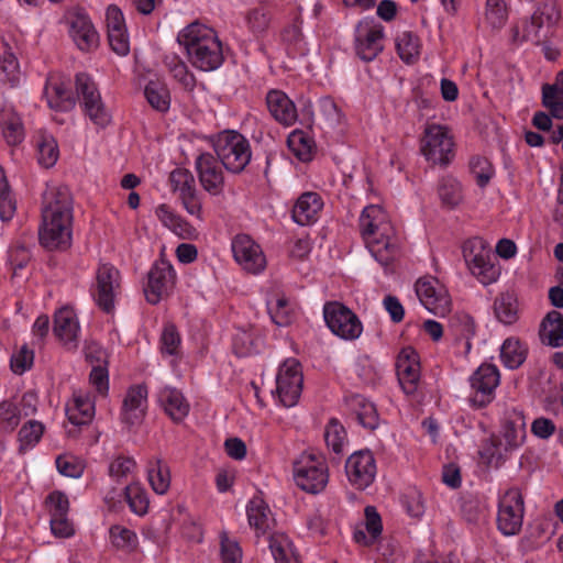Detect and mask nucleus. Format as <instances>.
Instances as JSON below:
<instances>
[{"label":"nucleus","mask_w":563,"mask_h":563,"mask_svg":"<svg viewBox=\"0 0 563 563\" xmlns=\"http://www.w3.org/2000/svg\"><path fill=\"white\" fill-rule=\"evenodd\" d=\"M396 47L404 62L412 63L419 55V37L409 31H405L397 37Z\"/></svg>","instance_id":"obj_45"},{"label":"nucleus","mask_w":563,"mask_h":563,"mask_svg":"<svg viewBox=\"0 0 563 563\" xmlns=\"http://www.w3.org/2000/svg\"><path fill=\"white\" fill-rule=\"evenodd\" d=\"M383 37L384 32L382 25H371L368 22H361L357 26V55L363 60H373L383 51Z\"/></svg>","instance_id":"obj_20"},{"label":"nucleus","mask_w":563,"mask_h":563,"mask_svg":"<svg viewBox=\"0 0 563 563\" xmlns=\"http://www.w3.org/2000/svg\"><path fill=\"white\" fill-rule=\"evenodd\" d=\"M0 128L8 145L15 146L24 140L25 131L22 119L12 108L1 110Z\"/></svg>","instance_id":"obj_29"},{"label":"nucleus","mask_w":563,"mask_h":563,"mask_svg":"<svg viewBox=\"0 0 563 563\" xmlns=\"http://www.w3.org/2000/svg\"><path fill=\"white\" fill-rule=\"evenodd\" d=\"M73 197L69 189L59 186L44 196L42 222L38 227L40 244L48 251H65L71 245Z\"/></svg>","instance_id":"obj_1"},{"label":"nucleus","mask_w":563,"mask_h":563,"mask_svg":"<svg viewBox=\"0 0 563 563\" xmlns=\"http://www.w3.org/2000/svg\"><path fill=\"white\" fill-rule=\"evenodd\" d=\"M147 402L145 385H135L128 389L122 404L121 421L132 428L139 426L144 417Z\"/></svg>","instance_id":"obj_19"},{"label":"nucleus","mask_w":563,"mask_h":563,"mask_svg":"<svg viewBox=\"0 0 563 563\" xmlns=\"http://www.w3.org/2000/svg\"><path fill=\"white\" fill-rule=\"evenodd\" d=\"M20 422L18 407L10 402L3 401L0 404V423L2 428L12 431Z\"/></svg>","instance_id":"obj_61"},{"label":"nucleus","mask_w":563,"mask_h":563,"mask_svg":"<svg viewBox=\"0 0 563 563\" xmlns=\"http://www.w3.org/2000/svg\"><path fill=\"white\" fill-rule=\"evenodd\" d=\"M365 515V529L369 536H366L364 530L354 531V540L364 545L373 544L380 536L383 530L382 518L374 506H366Z\"/></svg>","instance_id":"obj_34"},{"label":"nucleus","mask_w":563,"mask_h":563,"mask_svg":"<svg viewBox=\"0 0 563 563\" xmlns=\"http://www.w3.org/2000/svg\"><path fill=\"white\" fill-rule=\"evenodd\" d=\"M34 353L29 350L25 345L21 350L12 355L11 368L15 374H23L33 364Z\"/></svg>","instance_id":"obj_63"},{"label":"nucleus","mask_w":563,"mask_h":563,"mask_svg":"<svg viewBox=\"0 0 563 563\" xmlns=\"http://www.w3.org/2000/svg\"><path fill=\"white\" fill-rule=\"evenodd\" d=\"M323 318L330 331L343 340H356L363 331L358 317L339 301L325 302Z\"/></svg>","instance_id":"obj_8"},{"label":"nucleus","mask_w":563,"mask_h":563,"mask_svg":"<svg viewBox=\"0 0 563 563\" xmlns=\"http://www.w3.org/2000/svg\"><path fill=\"white\" fill-rule=\"evenodd\" d=\"M485 15L492 26H503L507 19L505 2L503 0H487Z\"/></svg>","instance_id":"obj_57"},{"label":"nucleus","mask_w":563,"mask_h":563,"mask_svg":"<svg viewBox=\"0 0 563 563\" xmlns=\"http://www.w3.org/2000/svg\"><path fill=\"white\" fill-rule=\"evenodd\" d=\"M269 549L276 563H300L291 541L284 533L269 537Z\"/></svg>","instance_id":"obj_35"},{"label":"nucleus","mask_w":563,"mask_h":563,"mask_svg":"<svg viewBox=\"0 0 563 563\" xmlns=\"http://www.w3.org/2000/svg\"><path fill=\"white\" fill-rule=\"evenodd\" d=\"M267 108L276 121L284 125H291L297 119L294 102L279 90H272L266 97Z\"/></svg>","instance_id":"obj_26"},{"label":"nucleus","mask_w":563,"mask_h":563,"mask_svg":"<svg viewBox=\"0 0 563 563\" xmlns=\"http://www.w3.org/2000/svg\"><path fill=\"white\" fill-rule=\"evenodd\" d=\"M346 438V431L338 419L332 418L324 430V441L335 454H341L343 443Z\"/></svg>","instance_id":"obj_48"},{"label":"nucleus","mask_w":563,"mask_h":563,"mask_svg":"<svg viewBox=\"0 0 563 563\" xmlns=\"http://www.w3.org/2000/svg\"><path fill=\"white\" fill-rule=\"evenodd\" d=\"M196 169L202 188L212 196H218L224 188V176L219 158L210 153H202L196 159Z\"/></svg>","instance_id":"obj_18"},{"label":"nucleus","mask_w":563,"mask_h":563,"mask_svg":"<svg viewBox=\"0 0 563 563\" xmlns=\"http://www.w3.org/2000/svg\"><path fill=\"white\" fill-rule=\"evenodd\" d=\"M470 169L476 179V184L484 188L494 175V168L490 162L481 156H474L470 161Z\"/></svg>","instance_id":"obj_50"},{"label":"nucleus","mask_w":563,"mask_h":563,"mask_svg":"<svg viewBox=\"0 0 563 563\" xmlns=\"http://www.w3.org/2000/svg\"><path fill=\"white\" fill-rule=\"evenodd\" d=\"M37 159L38 163L45 167L49 168L54 166L58 159L59 151L56 140L48 134H41L40 140L37 141Z\"/></svg>","instance_id":"obj_42"},{"label":"nucleus","mask_w":563,"mask_h":563,"mask_svg":"<svg viewBox=\"0 0 563 563\" xmlns=\"http://www.w3.org/2000/svg\"><path fill=\"white\" fill-rule=\"evenodd\" d=\"M398 382L407 395L417 391L420 380L419 355L411 346L404 347L396 361Z\"/></svg>","instance_id":"obj_17"},{"label":"nucleus","mask_w":563,"mask_h":563,"mask_svg":"<svg viewBox=\"0 0 563 563\" xmlns=\"http://www.w3.org/2000/svg\"><path fill=\"white\" fill-rule=\"evenodd\" d=\"M481 456L487 461V464L499 466L507 459L505 444L498 437H490L487 439L481 450Z\"/></svg>","instance_id":"obj_47"},{"label":"nucleus","mask_w":563,"mask_h":563,"mask_svg":"<svg viewBox=\"0 0 563 563\" xmlns=\"http://www.w3.org/2000/svg\"><path fill=\"white\" fill-rule=\"evenodd\" d=\"M194 67L203 71L219 68L223 63L222 44L214 30L200 23H191L177 36Z\"/></svg>","instance_id":"obj_2"},{"label":"nucleus","mask_w":563,"mask_h":563,"mask_svg":"<svg viewBox=\"0 0 563 563\" xmlns=\"http://www.w3.org/2000/svg\"><path fill=\"white\" fill-rule=\"evenodd\" d=\"M121 288V275L111 264H100L96 272L92 296L97 306L106 313L114 310V300Z\"/></svg>","instance_id":"obj_9"},{"label":"nucleus","mask_w":563,"mask_h":563,"mask_svg":"<svg viewBox=\"0 0 563 563\" xmlns=\"http://www.w3.org/2000/svg\"><path fill=\"white\" fill-rule=\"evenodd\" d=\"M288 146L294 155L302 161L308 162L312 157L313 141L302 131H294L287 140Z\"/></svg>","instance_id":"obj_44"},{"label":"nucleus","mask_w":563,"mask_h":563,"mask_svg":"<svg viewBox=\"0 0 563 563\" xmlns=\"http://www.w3.org/2000/svg\"><path fill=\"white\" fill-rule=\"evenodd\" d=\"M302 373L297 360L290 358L283 363L276 377V391L285 407L297 404L302 389Z\"/></svg>","instance_id":"obj_12"},{"label":"nucleus","mask_w":563,"mask_h":563,"mask_svg":"<svg viewBox=\"0 0 563 563\" xmlns=\"http://www.w3.org/2000/svg\"><path fill=\"white\" fill-rule=\"evenodd\" d=\"M70 36L80 51L88 52L99 44V35L90 19L84 13H76L70 19Z\"/></svg>","instance_id":"obj_23"},{"label":"nucleus","mask_w":563,"mask_h":563,"mask_svg":"<svg viewBox=\"0 0 563 563\" xmlns=\"http://www.w3.org/2000/svg\"><path fill=\"white\" fill-rule=\"evenodd\" d=\"M468 382L470 405L475 409H482L494 401L496 389L500 384V372L496 365L483 363L473 372Z\"/></svg>","instance_id":"obj_6"},{"label":"nucleus","mask_w":563,"mask_h":563,"mask_svg":"<svg viewBox=\"0 0 563 563\" xmlns=\"http://www.w3.org/2000/svg\"><path fill=\"white\" fill-rule=\"evenodd\" d=\"M402 503L409 516L419 518L424 512L422 495L418 490H412L404 496Z\"/></svg>","instance_id":"obj_64"},{"label":"nucleus","mask_w":563,"mask_h":563,"mask_svg":"<svg viewBox=\"0 0 563 563\" xmlns=\"http://www.w3.org/2000/svg\"><path fill=\"white\" fill-rule=\"evenodd\" d=\"M68 420L74 426H85L95 417V400L87 391H74L73 400L66 407Z\"/></svg>","instance_id":"obj_24"},{"label":"nucleus","mask_w":563,"mask_h":563,"mask_svg":"<svg viewBox=\"0 0 563 563\" xmlns=\"http://www.w3.org/2000/svg\"><path fill=\"white\" fill-rule=\"evenodd\" d=\"M525 515V500L519 488H509L499 499L497 528L507 537L521 531Z\"/></svg>","instance_id":"obj_7"},{"label":"nucleus","mask_w":563,"mask_h":563,"mask_svg":"<svg viewBox=\"0 0 563 563\" xmlns=\"http://www.w3.org/2000/svg\"><path fill=\"white\" fill-rule=\"evenodd\" d=\"M220 550L222 563H241L242 550L238 541L230 539L224 531L220 534Z\"/></svg>","instance_id":"obj_55"},{"label":"nucleus","mask_w":563,"mask_h":563,"mask_svg":"<svg viewBox=\"0 0 563 563\" xmlns=\"http://www.w3.org/2000/svg\"><path fill=\"white\" fill-rule=\"evenodd\" d=\"M136 467V463L134 459L124 455H118L115 459L111 461L109 464V476L120 482L122 478L128 477L134 468Z\"/></svg>","instance_id":"obj_54"},{"label":"nucleus","mask_w":563,"mask_h":563,"mask_svg":"<svg viewBox=\"0 0 563 563\" xmlns=\"http://www.w3.org/2000/svg\"><path fill=\"white\" fill-rule=\"evenodd\" d=\"M176 283V274L169 262L159 260L151 267L147 274V285L144 295L151 305L158 303L169 296Z\"/></svg>","instance_id":"obj_11"},{"label":"nucleus","mask_w":563,"mask_h":563,"mask_svg":"<svg viewBox=\"0 0 563 563\" xmlns=\"http://www.w3.org/2000/svg\"><path fill=\"white\" fill-rule=\"evenodd\" d=\"M437 285L438 280L435 278H419L415 285L416 294L428 311L438 317H445L452 308L451 297L450 295H440L438 305L431 300V297L438 291Z\"/></svg>","instance_id":"obj_22"},{"label":"nucleus","mask_w":563,"mask_h":563,"mask_svg":"<svg viewBox=\"0 0 563 563\" xmlns=\"http://www.w3.org/2000/svg\"><path fill=\"white\" fill-rule=\"evenodd\" d=\"M528 354L527 346L517 338H508L500 346V360L505 367L517 369L520 367Z\"/></svg>","instance_id":"obj_32"},{"label":"nucleus","mask_w":563,"mask_h":563,"mask_svg":"<svg viewBox=\"0 0 563 563\" xmlns=\"http://www.w3.org/2000/svg\"><path fill=\"white\" fill-rule=\"evenodd\" d=\"M125 500L134 514L143 516L148 509V498L146 492L137 484L128 485L123 490Z\"/></svg>","instance_id":"obj_46"},{"label":"nucleus","mask_w":563,"mask_h":563,"mask_svg":"<svg viewBox=\"0 0 563 563\" xmlns=\"http://www.w3.org/2000/svg\"><path fill=\"white\" fill-rule=\"evenodd\" d=\"M472 249L467 252L466 264L473 275L477 276L483 284H489L495 279L496 269L490 263L489 250L486 247L478 255L471 256Z\"/></svg>","instance_id":"obj_33"},{"label":"nucleus","mask_w":563,"mask_h":563,"mask_svg":"<svg viewBox=\"0 0 563 563\" xmlns=\"http://www.w3.org/2000/svg\"><path fill=\"white\" fill-rule=\"evenodd\" d=\"M323 202L317 192H303L292 208V219L300 225H308L317 220Z\"/></svg>","instance_id":"obj_27"},{"label":"nucleus","mask_w":563,"mask_h":563,"mask_svg":"<svg viewBox=\"0 0 563 563\" xmlns=\"http://www.w3.org/2000/svg\"><path fill=\"white\" fill-rule=\"evenodd\" d=\"M170 185L173 191L178 192V197L190 214L202 221V203L199 198L194 175L185 168H176L170 173Z\"/></svg>","instance_id":"obj_14"},{"label":"nucleus","mask_w":563,"mask_h":563,"mask_svg":"<svg viewBox=\"0 0 563 563\" xmlns=\"http://www.w3.org/2000/svg\"><path fill=\"white\" fill-rule=\"evenodd\" d=\"M16 209L15 199L12 197L8 183L0 184V219L9 221L13 218Z\"/></svg>","instance_id":"obj_59"},{"label":"nucleus","mask_w":563,"mask_h":563,"mask_svg":"<svg viewBox=\"0 0 563 563\" xmlns=\"http://www.w3.org/2000/svg\"><path fill=\"white\" fill-rule=\"evenodd\" d=\"M294 477L297 486L307 493L318 494L323 490L329 481L323 455L303 452L294 463Z\"/></svg>","instance_id":"obj_5"},{"label":"nucleus","mask_w":563,"mask_h":563,"mask_svg":"<svg viewBox=\"0 0 563 563\" xmlns=\"http://www.w3.org/2000/svg\"><path fill=\"white\" fill-rule=\"evenodd\" d=\"M235 261L249 273L258 274L266 267L261 246L246 234H239L232 241Z\"/></svg>","instance_id":"obj_16"},{"label":"nucleus","mask_w":563,"mask_h":563,"mask_svg":"<svg viewBox=\"0 0 563 563\" xmlns=\"http://www.w3.org/2000/svg\"><path fill=\"white\" fill-rule=\"evenodd\" d=\"M453 146L446 128L437 124L426 128L421 152L429 162L441 166L449 165L454 156Z\"/></svg>","instance_id":"obj_10"},{"label":"nucleus","mask_w":563,"mask_h":563,"mask_svg":"<svg viewBox=\"0 0 563 563\" xmlns=\"http://www.w3.org/2000/svg\"><path fill=\"white\" fill-rule=\"evenodd\" d=\"M181 339L177 328L173 323L165 324L161 335V352L163 354L176 355L179 350Z\"/></svg>","instance_id":"obj_52"},{"label":"nucleus","mask_w":563,"mask_h":563,"mask_svg":"<svg viewBox=\"0 0 563 563\" xmlns=\"http://www.w3.org/2000/svg\"><path fill=\"white\" fill-rule=\"evenodd\" d=\"M439 197L442 203L452 209L462 201V188L460 183L453 177H443L438 187Z\"/></svg>","instance_id":"obj_41"},{"label":"nucleus","mask_w":563,"mask_h":563,"mask_svg":"<svg viewBox=\"0 0 563 563\" xmlns=\"http://www.w3.org/2000/svg\"><path fill=\"white\" fill-rule=\"evenodd\" d=\"M450 328L456 340H465V349L468 352L472 347L471 339L475 334V322L467 313H456L450 320Z\"/></svg>","instance_id":"obj_39"},{"label":"nucleus","mask_w":563,"mask_h":563,"mask_svg":"<svg viewBox=\"0 0 563 563\" xmlns=\"http://www.w3.org/2000/svg\"><path fill=\"white\" fill-rule=\"evenodd\" d=\"M268 312L272 321L278 327H286L290 324L292 320V312L289 308L288 299L285 297L278 298L276 306L274 308H269Z\"/></svg>","instance_id":"obj_58"},{"label":"nucleus","mask_w":563,"mask_h":563,"mask_svg":"<svg viewBox=\"0 0 563 563\" xmlns=\"http://www.w3.org/2000/svg\"><path fill=\"white\" fill-rule=\"evenodd\" d=\"M350 483L357 489L367 488L376 476V462L369 450L354 452L345 463Z\"/></svg>","instance_id":"obj_15"},{"label":"nucleus","mask_w":563,"mask_h":563,"mask_svg":"<svg viewBox=\"0 0 563 563\" xmlns=\"http://www.w3.org/2000/svg\"><path fill=\"white\" fill-rule=\"evenodd\" d=\"M147 478L152 489L164 495L170 486L169 467L161 460L151 461L147 466Z\"/></svg>","instance_id":"obj_37"},{"label":"nucleus","mask_w":563,"mask_h":563,"mask_svg":"<svg viewBox=\"0 0 563 563\" xmlns=\"http://www.w3.org/2000/svg\"><path fill=\"white\" fill-rule=\"evenodd\" d=\"M56 467L62 475L78 478L84 472V465L74 456L60 455L56 459Z\"/></svg>","instance_id":"obj_60"},{"label":"nucleus","mask_w":563,"mask_h":563,"mask_svg":"<svg viewBox=\"0 0 563 563\" xmlns=\"http://www.w3.org/2000/svg\"><path fill=\"white\" fill-rule=\"evenodd\" d=\"M79 322L75 311L69 307H63L54 316V334L68 350L78 346Z\"/></svg>","instance_id":"obj_21"},{"label":"nucleus","mask_w":563,"mask_h":563,"mask_svg":"<svg viewBox=\"0 0 563 563\" xmlns=\"http://www.w3.org/2000/svg\"><path fill=\"white\" fill-rule=\"evenodd\" d=\"M44 426L35 420H30L19 431L20 450L34 445L43 435Z\"/></svg>","instance_id":"obj_51"},{"label":"nucleus","mask_w":563,"mask_h":563,"mask_svg":"<svg viewBox=\"0 0 563 563\" xmlns=\"http://www.w3.org/2000/svg\"><path fill=\"white\" fill-rule=\"evenodd\" d=\"M0 69L5 74L9 81L14 82L18 79V58L4 41L0 42Z\"/></svg>","instance_id":"obj_49"},{"label":"nucleus","mask_w":563,"mask_h":563,"mask_svg":"<svg viewBox=\"0 0 563 563\" xmlns=\"http://www.w3.org/2000/svg\"><path fill=\"white\" fill-rule=\"evenodd\" d=\"M144 96L155 110L165 112L169 109V91L164 84L151 80L145 86Z\"/></svg>","instance_id":"obj_40"},{"label":"nucleus","mask_w":563,"mask_h":563,"mask_svg":"<svg viewBox=\"0 0 563 563\" xmlns=\"http://www.w3.org/2000/svg\"><path fill=\"white\" fill-rule=\"evenodd\" d=\"M214 151L224 168L233 174L243 172L252 156L249 141L234 131L221 133L214 143Z\"/></svg>","instance_id":"obj_4"},{"label":"nucleus","mask_w":563,"mask_h":563,"mask_svg":"<svg viewBox=\"0 0 563 563\" xmlns=\"http://www.w3.org/2000/svg\"><path fill=\"white\" fill-rule=\"evenodd\" d=\"M360 231L373 256L380 262H388V255L395 253L393 243L394 228L385 210L376 205L364 208L360 217Z\"/></svg>","instance_id":"obj_3"},{"label":"nucleus","mask_w":563,"mask_h":563,"mask_svg":"<svg viewBox=\"0 0 563 563\" xmlns=\"http://www.w3.org/2000/svg\"><path fill=\"white\" fill-rule=\"evenodd\" d=\"M503 428V437L506 441L505 451L510 452L520 446L526 433L523 416L518 415V421L506 420Z\"/></svg>","instance_id":"obj_43"},{"label":"nucleus","mask_w":563,"mask_h":563,"mask_svg":"<svg viewBox=\"0 0 563 563\" xmlns=\"http://www.w3.org/2000/svg\"><path fill=\"white\" fill-rule=\"evenodd\" d=\"M269 507L261 498H253L247 506V519L258 533H265L272 521Z\"/></svg>","instance_id":"obj_38"},{"label":"nucleus","mask_w":563,"mask_h":563,"mask_svg":"<svg viewBox=\"0 0 563 563\" xmlns=\"http://www.w3.org/2000/svg\"><path fill=\"white\" fill-rule=\"evenodd\" d=\"M110 537L112 540V543L117 548L121 549H129L132 550L136 547L137 543V537L136 534L122 526H113L110 529Z\"/></svg>","instance_id":"obj_56"},{"label":"nucleus","mask_w":563,"mask_h":563,"mask_svg":"<svg viewBox=\"0 0 563 563\" xmlns=\"http://www.w3.org/2000/svg\"><path fill=\"white\" fill-rule=\"evenodd\" d=\"M272 13L265 5L256 7L247 13V23L255 33L265 32L271 23Z\"/></svg>","instance_id":"obj_53"},{"label":"nucleus","mask_w":563,"mask_h":563,"mask_svg":"<svg viewBox=\"0 0 563 563\" xmlns=\"http://www.w3.org/2000/svg\"><path fill=\"white\" fill-rule=\"evenodd\" d=\"M345 404L361 426L368 430H375L379 423L377 409L373 402L364 396L355 394L345 398Z\"/></svg>","instance_id":"obj_25"},{"label":"nucleus","mask_w":563,"mask_h":563,"mask_svg":"<svg viewBox=\"0 0 563 563\" xmlns=\"http://www.w3.org/2000/svg\"><path fill=\"white\" fill-rule=\"evenodd\" d=\"M496 318L504 324L510 325L518 320V301L514 294L503 292L494 301Z\"/></svg>","instance_id":"obj_36"},{"label":"nucleus","mask_w":563,"mask_h":563,"mask_svg":"<svg viewBox=\"0 0 563 563\" xmlns=\"http://www.w3.org/2000/svg\"><path fill=\"white\" fill-rule=\"evenodd\" d=\"M159 401L165 412L176 423L181 422L189 412V404L176 388L166 387L162 389L159 393Z\"/></svg>","instance_id":"obj_31"},{"label":"nucleus","mask_w":563,"mask_h":563,"mask_svg":"<svg viewBox=\"0 0 563 563\" xmlns=\"http://www.w3.org/2000/svg\"><path fill=\"white\" fill-rule=\"evenodd\" d=\"M76 90L82 99L86 114L99 126H106L110 122V114L104 108L100 93L93 80L85 73L76 75Z\"/></svg>","instance_id":"obj_13"},{"label":"nucleus","mask_w":563,"mask_h":563,"mask_svg":"<svg viewBox=\"0 0 563 563\" xmlns=\"http://www.w3.org/2000/svg\"><path fill=\"white\" fill-rule=\"evenodd\" d=\"M539 336L552 347L563 346V314L556 310L548 312L541 321Z\"/></svg>","instance_id":"obj_30"},{"label":"nucleus","mask_w":563,"mask_h":563,"mask_svg":"<svg viewBox=\"0 0 563 563\" xmlns=\"http://www.w3.org/2000/svg\"><path fill=\"white\" fill-rule=\"evenodd\" d=\"M44 96L51 109L56 111H69L76 104V99L64 82L57 79H48L44 89Z\"/></svg>","instance_id":"obj_28"},{"label":"nucleus","mask_w":563,"mask_h":563,"mask_svg":"<svg viewBox=\"0 0 563 563\" xmlns=\"http://www.w3.org/2000/svg\"><path fill=\"white\" fill-rule=\"evenodd\" d=\"M461 514L470 523H476L481 518V505L477 498L473 496H463L461 498Z\"/></svg>","instance_id":"obj_62"}]
</instances>
